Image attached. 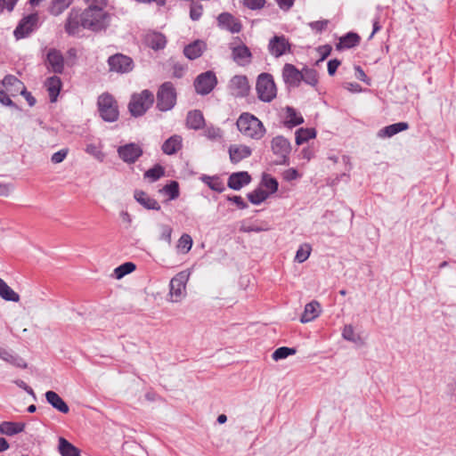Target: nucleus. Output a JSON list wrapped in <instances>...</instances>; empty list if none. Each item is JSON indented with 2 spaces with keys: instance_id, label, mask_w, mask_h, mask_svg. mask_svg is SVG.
<instances>
[{
  "instance_id": "nucleus-55",
  "label": "nucleus",
  "mask_w": 456,
  "mask_h": 456,
  "mask_svg": "<svg viewBox=\"0 0 456 456\" xmlns=\"http://www.w3.org/2000/svg\"><path fill=\"white\" fill-rule=\"evenodd\" d=\"M328 24V20H322L310 22L309 27L316 33H322L327 28Z\"/></svg>"
},
{
  "instance_id": "nucleus-45",
  "label": "nucleus",
  "mask_w": 456,
  "mask_h": 456,
  "mask_svg": "<svg viewBox=\"0 0 456 456\" xmlns=\"http://www.w3.org/2000/svg\"><path fill=\"white\" fill-rule=\"evenodd\" d=\"M165 175V168L156 164L144 173V177L149 178L151 182H156Z\"/></svg>"
},
{
  "instance_id": "nucleus-12",
  "label": "nucleus",
  "mask_w": 456,
  "mask_h": 456,
  "mask_svg": "<svg viewBox=\"0 0 456 456\" xmlns=\"http://www.w3.org/2000/svg\"><path fill=\"white\" fill-rule=\"evenodd\" d=\"M108 64L110 67V71L117 72V73H128L134 68L133 60L122 53H116L111 55L108 59Z\"/></svg>"
},
{
  "instance_id": "nucleus-40",
  "label": "nucleus",
  "mask_w": 456,
  "mask_h": 456,
  "mask_svg": "<svg viewBox=\"0 0 456 456\" xmlns=\"http://www.w3.org/2000/svg\"><path fill=\"white\" fill-rule=\"evenodd\" d=\"M72 3V0H52L49 12L54 16L62 13Z\"/></svg>"
},
{
  "instance_id": "nucleus-7",
  "label": "nucleus",
  "mask_w": 456,
  "mask_h": 456,
  "mask_svg": "<svg viewBox=\"0 0 456 456\" xmlns=\"http://www.w3.org/2000/svg\"><path fill=\"white\" fill-rule=\"evenodd\" d=\"M271 149L273 153L279 158L275 161L276 165H289V155L291 151L290 142L283 135H277L271 141Z\"/></svg>"
},
{
  "instance_id": "nucleus-54",
  "label": "nucleus",
  "mask_w": 456,
  "mask_h": 456,
  "mask_svg": "<svg viewBox=\"0 0 456 456\" xmlns=\"http://www.w3.org/2000/svg\"><path fill=\"white\" fill-rule=\"evenodd\" d=\"M159 228L161 230L159 240H164L170 245L172 241L173 229L171 228V226L163 224L159 225Z\"/></svg>"
},
{
  "instance_id": "nucleus-9",
  "label": "nucleus",
  "mask_w": 456,
  "mask_h": 456,
  "mask_svg": "<svg viewBox=\"0 0 456 456\" xmlns=\"http://www.w3.org/2000/svg\"><path fill=\"white\" fill-rule=\"evenodd\" d=\"M189 277L190 273L188 271H182L171 279L169 282V296L172 302H179L182 299Z\"/></svg>"
},
{
  "instance_id": "nucleus-49",
  "label": "nucleus",
  "mask_w": 456,
  "mask_h": 456,
  "mask_svg": "<svg viewBox=\"0 0 456 456\" xmlns=\"http://www.w3.org/2000/svg\"><path fill=\"white\" fill-rule=\"evenodd\" d=\"M311 247L308 244H305L299 247L296 252L295 261L297 263L305 262L310 256Z\"/></svg>"
},
{
  "instance_id": "nucleus-47",
  "label": "nucleus",
  "mask_w": 456,
  "mask_h": 456,
  "mask_svg": "<svg viewBox=\"0 0 456 456\" xmlns=\"http://www.w3.org/2000/svg\"><path fill=\"white\" fill-rule=\"evenodd\" d=\"M192 243L191 237L187 233H183L178 240L176 248L181 250L182 253L186 254L191 250Z\"/></svg>"
},
{
  "instance_id": "nucleus-19",
  "label": "nucleus",
  "mask_w": 456,
  "mask_h": 456,
  "mask_svg": "<svg viewBox=\"0 0 456 456\" xmlns=\"http://www.w3.org/2000/svg\"><path fill=\"white\" fill-rule=\"evenodd\" d=\"M230 160L232 164H238L252 154L250 147L243 144H231L228 149Z\"/></svg>"
},
{
  "instance_id": "nucleus-32",
  "label": "nucleus",
  "mask_w": 456,
  "mask_h": 456,
  "mask_svg": "<svg viewBox=\"0 0 456 456\" xmlns=\"http://www.w3.org/2000/svg\"><path fill=\"white\" fill-rule=\"evenodd\" d=\"M24 422L3 421L0 423V434L12 436L24 431Z\"/></svg>"
},
{
  "instance_id": "nucleus-60",
  "label": "nucleus",
  "mask_w": 456,
  "mask_h": 456,
  "mask_svg": "<svg viewBox=\"0 0 456 456\" xmlns=\"http://www.w3.org/2000/svg\"><path fill=\"white\" fill-rule=\"evenodd\" d=\"M0 102L8 107L19 109L17 104L14 103L12 99L8 96V94L4 92V90L0 88Z\"/></svg>"
},
{
  "instance_id": "nucleus-63",
  "label": "nucleus",
  "mask_w": 456,
  "mask_h": 456,
  "mask_svg": "<svg viewBox=\"0 0 456 456\" xmlns=\"http://www.w3.org/2000/svg\"><path fill=\"white\" fill-rule=\"evenodd\" d=\"M299 173L298 171L296 169V168H289L288 170H286L284 173H283V178L286 180V181H293V180H296L299 177Z\"/></svg>"
},
{
  "instance_id": "nucleus-52",
  "label": "nucleus",
  "mask_w": 456,
  "mask_h": 456,
  "mask_svg": "<svg viewBox=\"0 0 456 456\" xmlns=\"http://www.w3.org/2000/svg\"><path fill=\"white\" fill-rule=\"evenodd\" d=\"M2 85L5 87H15L16 90H20V88L23 86V83L13 75L4 76L2 81Z\"/></svg>"
},
{
  "instance_id": "nucleus-61",
  "label": "nucleus",
  "mask_w": 456,
  "mask_h": 456,
  "mask_svg": "<svg viewBox=\"0 0 456 456\" xmlns=\"http://www.w3.org/2000/svg\"><path fill=\"white\" fill-rule=\"evenodd\" d=\"M227 200L233 202L240 209H245L248 207V203L239 195L227 196Z\"/></svg>"
},
{
  "instance_id": "nucleus-42",
  "label": "nucleus",
  "mask_w": 456,
  "mask_h": 456,
  "mask_svg": "<svg viewBox=\"0 0 456 456\" xmlns=\"http://www.w3.org/2000/svg\"><path fill=\"white\" fill-rule=\"evenodd\" d=\"M302 81L311 86H316L318 84V73L314 69L305 67L302 69Z\"/></svg>"
},
{
  "instance_id": "nucleus-28",
  "label": "nucleus",
  "mask_w": 456,
  "mask_h": 456,
  "mask_svg": "<svg viewBox=\"0 0 456 456\" xmlns=\"http://www.w3.org/2000/svg\"><path fill=\"white\" fill-rule=\"evenodd\" d=\"M45 395L47 403L58 411L61 413H68L69 411V405L56 392L49 390Z\"/></svg>"
},
{
  "instance_id": "nucleus-29",
  "label": "nucleus",
  "mask_w": 456,
  "mask_h": 456,
  "mask_svg": "<svg viewBox=\"0 0 456 456\" xmlns=\"http://www.w3.org/2000/svg\"><path fill=\"white\" fill-rule=\"evenodd\" d=\"M51 102H55L61 90L62 82L58 76L48 77L45 83Z\"/></svg>"
},
{
  "instance_id": "nucleus-39",
  "label": "nucleus",
  "mask_w": 456,
  "mask_h": 456,
  "mask_svg": "<svg viewBox=\"0 0 456 456\" xmlns=\"http://www.w3.org/2000/svg\"><path fill=\"white\" fill-rule=\"evenodd\" d=\"M168 196L169 200L177 199L180 195L179 183L177 181L172 180L166 184L160 191Z\"/></svg>"
},
{
  "instance_id": "nucleus-43",
  "label": "nucleus",
  "mask_w": 456,
  "mask_h": 456,
  "mask_svg": "<svg viewBox=\"0 0 456 456\" xmlns=\"http://www.w3.org/2000/svg\"><path fill=\"white\" fill-rule=\"evenodd\" d=\"M261 184L269 191V195L275 193L279 188V183L277 179L266 173H264L262 175Z\"/></svg>"
},
{
  "instance_id": "nucleus-17",
  "label": "nucleus",
  "mask_w": 456,
  "mask_h": 456,
  "mask_svg": "<svg viewBox=\"0 0 456 456\" xmlns=\"http://www.w3.org/2000/svg\"><path fill=\"white\" fill-rule=\"evenodd\" d=\"M230 48L232 50V60L238 65L245 66L251 62L252 53L246 45L241 44L237 46L231 45Z\"/></svg>"
},
{
  "instance_id": "nucleus-57",
  "label": "nucleus",
  "mask_w": 456,
  "mask_h": 456,
  "mask_svg": "<svg viewBox=\"0 0 456 456\" xmlns=\"http://www.w3.org/2000/svg\"><path fill=\"white\" fill-rule=\"evenodd\" d=\"M68 155V149H61L54 152L51 157V161L54 164L61 163Z\"/></svg>"
},
{
  "instance_id": "nucleus-22",
  "label": "nucleus",
  "mask_w": 456,
  "mask_h": 456,
  "mask_svg": "<svg viewBox=\"0 0 456 456\" xmlns=\"http://www.w3.org/2000/svg\"><path fill=\"white\" fill-rule=\"evenodd\" d=\"M207 48V45L203 40H194L183 48V54L191 61L200 58Z\"/></svg>"
},
{
  "instance_id": "nucleus-35",
  "label": "nucleus",
  "mask_w": 456,
  "mask_h": 456,
  "mask_svg": "<svg viewBox=\"0 0 456 456\" xmlns=\"http://www.w3.org/2000/svg\"><path fill=\"white\" fill-rule=\"evenodd\" d=\"M0 359L3 361L21 369L27 368L26 362L17 354H13L6 349H3L2 353L0 354Z\"/></svg>"
},
{
  "instance_id": "nucleus-16",
  "label": "nucleus",
  "mask_w": 456,
  "mask_h": 456,
  "mask_svg": "<svg viewBox=\"0 0 456 456\" xmlns=\"http://www.w3.org/2000/svg\"><path fill=\"white\" fill-rule=\"evenodd\" d=\"M217 24L223 29L231 33H239L241 30V23L229 12H222L217 16Z\"/></svg>"
},
{
  "instance_id": "nucleus-21",
  "label": "nucleus",
  "mask_w": 456,
  "mask_h": 456,
  "mask_svg": "<svg viewBox=\"0 0 456 456\" xmlns=\"http://www.w3.org/2000/svg\"><path fill=\"white\" fill-rule=\"evenodd\" d=\"M231 87L234 90L233 95L236 97H245L248 94L249 85L246 76L236 75L230 82Z\"/></svg>"
},
{
  "instance_id": "nucleus-36",
  "label": "nucleus",
  "mask_w": 456,
  "mask_h": 456,
  "mask_svg": "<svg viewBox=\"0 0 456 456\" xmlns=\"http://www.w3.org/2000/svg\"><path fill=\"white\" fill-rule=\"evenodd\" d=\"M317 132L315 128H298L295 133V141L297 145H301L307 142L310 139L316 137Z\"/></svg>"
},
{
  "instance_id": "nucleus-4",
  "label": "nucleus",
  "mask_w": 456,
  "mask_h": 456,
  "mask_svg": "<svg viewBox=\"0 0 456 456\" xmlns=\"http://www.w3.org/2000/svg\"><path fill=\"white\" fill-rule=\"evenodd\" d=\"M177 94L172 82L161 84L156 95V108L162 112L171 110L176 104Z\"/></svg>"
},
{
  "instance_id": "nucleus-62",
  "label": "nucleus",
  "mask_w": 456,
  "mask_h": 456,
  "mask_svg": "<svg viewBox=\"0 0 456 456\" xmlns=\"http://www.w3.org/2000/svg\"><path fill=\"white\" fill-rule=\"evenodd\" d=\"M341 64V61L338 59H331L328 61V73L330 76H334L337 72L338 68Z\"/></svg>"
},
{
  "instance_id": "nucleus-64",
  "label": "nucleus",
  "mask_w": 456,
  "mask_h": 456,
  "mask_svg": "<svg viewBox=\"0 0 456 456\" xmlns=\"http://www.w3.org/2000/svg\"><path fill=\"white\" fill-rule=\"evenodd\" d=\"M354 70H355V77L357 79L366 83L367 85H370V79L367 77L364 70L360 66H355Z\"/></svg>"
},
{
  "instance_id": "nucleus-38",
  "label": "nucleus",
  "mask_w": 456,
  "mask_h": 456,
  "mask_svg": "<svg viewBox=\"0 0 456 456\" xmlns=\"http://www.w3.org/2000/svg\"><path fill=\"white\" fill-rule=\"evenodd\" d=\"M0 297L5 301L19 302L20 295L0 278Z\"/></svg>"
},
{
  "instance_id": "nucleus-53",
  "label": "nucleus",
  "mask_w": 456,
  "mask_h": 456,
  "mask_svg": "<svg viewBox=\"0 0 456 456\" xmlns=\"http://www.w3.org/2000/svg\"><path fill=\"white\" fill-rule=\"evenodd\" d=\"M191 8H190V18L192 20H199L202 16L203 7L202 4L199 2L191 1Z\"/></svg>"
},
{
  "instance_id": "nucleus-11",
  "label": "nucleus",
  "mask_w": 456,
  "mask_h": 456,
  "mask_svg": "<svg viewBox=\"0 0 456 456\" xmlns=\"http://www.w3.org/2000/svg\"><path fill=\"white\" fill-rule=\"evenodd\" d=\"M117 152L119 159L128 165L135 163L143 154L142 148L134 142L118 146Z\"/></svg>"
},
{
  "instance_id": "nucleus-15",
  "label": "nucleus",
  "mask_w": 456,
  "mask_h": 456,
  "mask_svg": "<svg viewBox=\"0 0 456 456\" xmlns=\"http://www.w3.org/2000/svg\"><path fill=\"white\" fill-rule=\"evenodd\" d=\"M82 27V12L75 8L71 9L64 26L65 32L69 36H75Z\"/></svg>"
},
{
  "instance_id": "nucleus-24",
  "label": "nucleus",
  "mask_w": 456,
  "mask_h": 456,
  "mask_svg": "<svg viewBox=\"0 0 456 456\" xmlns=\"http://www.w3.org/2000/svg\"><path fill=\"white\" fill-rule=\"evenodd\" d=\"M167 37L160 32H150L145 37V43L147 46L154 51L162 50L167 45Z\"/></svg>"
},
{
  "instance_id": "nucleus-30",
  "label": "nucleus",
  "mask_w": 456,
  "mask_h": 456,
  "mask_svg": "<svg viewBox=\"0 0 456 456\" xmlns=\"http://www.w3.org/2000/svg\"><path fill=\"white\" fill-rule=\"evenodd\" d=\"M321 314V305L319 302L313 300L308 303L305 306V310L300 316V322L302 323H306L314 321Z\"/></svg>"
},
{
  "instance_id": "nucleus-25",
  "label": "nucleus",
  "mask_w": 456,
  "mask_h": 456,
  "mask_svg": "<svg viewBox=\"0 0 456 456\" xmlns=\"http://www.w3.org/2000/svg\"><path fill=\"white\" fill-rule=\"evenodd\" d=\"M408 128L409 124L407 122L394 123L379 130L377 136L381 139L390 138L400 132L407 130Z\"/></svg>"
},
{
  "instance_id": "nucleus-33",
  "label": "nucleus",
  "mask_w": 456,
  "mask_h": 456,
  "mask_svg": "<svg viewBox=\"0 0 456 456\" xmlns=\"http://www.w3.org/2000/svg\"><path fill=\"white\" fill-rule=\"evenodd\" d=\"M58 452L61 456H80L81 451L69 442L65 437L59 436Z\"/></svg>"
},
{
  "instance_id": "nucleus-20",
  "label": "nucleus",
  "mask_w": 456,
  "mask_h": 456,
  "mask_svg": "<svg viewBox=\"0 0 456 456\" xmlns=\"http://www.w3.org/2000/svg\"><path fill=\"white\" fill-rule=\"evenodd\" d=\"M251 182V176L247 171L234 172L230 175L227 186L234 191H240Z\"/></svg>"
},
{
  "instance_id": "nucleus-58",
  "label": "nucleus",
  "mask_w": 456,
  "mask_h": 456,
  "mask_svg": "<svg viewBox=\"0 0 456 456\" xmlns=\"http://www.w3.org/2000/svg\"><path fill=\"white\" fill-rule=\"evenodd\" d=\"M240 230L245 232H260L263 231L269 230V226L267 225V224H265L263 225L251 224L248 226H242Z\"/></svg>"
},
{
  "instance_id": "nucleus-5",
  "label": "nucleus",
  "mask_w": 456,
  "mask_h": 456,
  "mask_svg": "<svg viewBox=\"0 0 456 456\" xmlns=\"http://www.w3.org/2000/svg\"><path fill=\"white\" fill-rule=\"evenodd\" d=\"M97 107L100 117L109 123L118 119V105L115 98L109 93L102 94L97 100Z\"/></svg>"
},
{
  "instance_id": "nucleus-44",
  "label": "nucleus",
  "mask_w": 456,
  "mask_h": 456,
  "mask_svg": "<svg viewBox=\"0 0 456 456\" xmlns=\"http://www.w3.org/2000/svg\"><path fill=\"white\" fill-rule=\"evenodd\" d=\"M136 268L135 264L133 262H126L118 265L114 270V274L117 279H122L124 276L133 273Z\"/></svg>"
},
{
  "instance_id": "nucleus-56",
  "label": "nucleus",
  "mask_w": 456,
  "mask_h": 456,
  "mask_svg": "<svg viewBox=\"0 0 456 456\" xmlns=\"http://www.w3.org/2000/svg\"><path fill=\"white\" fill-rule=\"evenodd\" d=\"M332 51V47L330 45H323L317 48V52L320 54V59L317 61V63L320 61H323L325 59L328 58V56L330 54Z\"/></svg>"
},
{
  "instance_id": "nucleus-51",
  "label": "nucleus",
  "mask_w": 456,
  "mask_h": 456,
  "mask_svg": "<svg viewBox=\"0 0 456 456\" xmlns=\"http://www.w3.org/2000/svg\"><path fill=\"white\" fill-rule=\"evenodd\" d=\"M204 135L208 139L214 141V140L221 139L223 136V133H222L221 128L216 127L214 126H207L205 128Z\"/></svg>"
},
{
  "instance_id": "nucleus-34",
  "label": "nucleus",
  "mask_w": 456,
  "mask_h": 456,
  "mask_svg": "<svg viewBox=\"0 0 456 456\" xmlns=\"http://www.w3.org/2000/svg\"><path fill=\"white\" fill-rule=\"evenodd\" d=\"M287 119L284 121V126L293 128L304 123V118L296 109L291 106L286 107Z\"/></svg>"
},
{
  "instance_id": "nucleus-50",
  "label": "nucleus",
  "mask_w": 456,
  "mask_h": 456,
  "mask_svg": "<svg viewBox=\"0 0 456 456\" xmlns=\"http://www.w3.org/2000/svg\"><path fill=\"white\" fill-rule=\"evenodd\" d=\"M86 152L94 158H95L99 161H103V159L105 157L104 153L102 151L99 146L89 143L86 145L85 149Z\"/></svg>"
},
{
  "instance_id": "nucleus-2",
  "label": "nucleus",
  "mask_w": 456,
  "mask_h": 456,
  "mask_svg": "<svg viewBox=\"0 0 456 456\" xmlns=\"http://www.w3.org/2000/svg\"><path fill=\"white\" fill-rule=\"evenodd\" d=\"M236 125L242 134L254 140H260L266 132L263 123L248 112L242 113L239 117Z\"/></svg>"
},
{
  "instance_id": "nucleus-18",
  "label": "nucleus",
  "mask_w": 456,
  "mask_h": 456,
  "mask_svg": "<svg viewBox=\"0 0 456 456\" xmlns=\"http://www.w3.org/2000/svg\"><path fill=\"white\" fill-rule=\"evenodd\" d=\"M46 61L48 62L49 68L55 74H61L63 72L64 57L59 50L51 48L47 53Z\"/></svg>"
},
{
  "instance_id": "nucleus-8",
  "label": "nucleus",
  "mask_w": 456,
  "mask_h": 456,
  "mask_svg": "<svg viewBox=\"0 0 456 456\" xmlns=\"http://www.w3.org/2000/svg\"><path fill=\"white\" fill-rule=\"evenodd\" d=\"M217 85V77L212 70H208L198 75L194 80V88L198 94L207 95L210 94Z\"/></svg>"
},
{
  "instance_id": "nucleus-27",
  "label": "nucleus",
  "mask_w": 456,
  "mask_h": 456,
  "mask_svg": "<svg viewBox=\"0 0 456 456\" xmlns=\"http://www.w3.org/2000/svg\"><path fill=\"white\" fill-rule=\"evenodd\" d=\"M183 147V138L179 134H174L167 138L162 144L161 150L167 155H174Z\"/></svg>"
},
{
  "instance_id": "nucleus-48",
  "label": "nucleus",
  "mask_w": 456,
  "mask_h": 456,
  "mask_svg": "<svg viewBox=\"0 0 456 456\" xmlns=\"http://www.w3.org/2000/svg\"><path fill=\"white\" fill-rule=\"evenodd\" d=\"M342 337L345 340L353 343H358L361 341L360 336L354 333V327L351 324H346L344 326L342 330Z\"/></svg>"
},
{
  "instance_id": "nucleus-10",
  "label": "nucleus",
  "mask_w": 456,
  "mask_h": 456,
  "mask_svg": "<svg viewBox=\"0 0 456 456\" xmlns=\"http://www.w3.org/2000/svg\"><path fill=\"white\" fill-rule=\"evenodd\" d=\"M39 17L37 12L30 13L23 17L13 31L16 39H22L28 37L38 27Z\"/></svg>"
},
{
  "instance_id": "nucleus-46",
  "label": "nucleus",
  "mask_w": 456,
  "mask_h": 456,
  "mask_svg": "<svg viewBox=\"0 0 456 456\" xmlns=\"http://www.w3.org/2000/svg\"><path fill=\"white\" fill-rule=\"evenodd\" d=\"M296 353H297V349L295 347L281 346V347H278L273 353L272 357L274 361H280V360L287 358L289 355H293Z\"/></svg>"
},
{
  "instance_id": "nucleus-31",
  "label": "nucleus",
  "mask_w": 456,
  "mask_h": 456,
  "mask_svg": "<svg viewBox=\"0 0 456 456\" xmlns=\"http://www.w3.org/2000/svg\"><path fill=\"white\" fill-rule=\"evenodd\" d=\"M361 41L360 36L353 31L347 32L339 38V42L336 45L337 50L350 49L359 45Z\"/></svg>"
},
{
  "instance_id": "nucleus-13",
  "label": "nucleus",
  "mask_w": 456,
  "mask_h": 456,
  "mask_svg": "<svg viewBox=\"0 0 456 456\" xmlns=\"http://www.w3.org/2000/svg\"><path fill=\"white\" fill-rule=\"evenodd\" d=\"M269 53L275 58H279L291 51V44L285 36L274 35L268 44Z\"/></svg>"
},
{
  "instance_id": "nucleus-3",
  "label": "nucleus",
  "mask_w": 456,
  "mask_h": 456,
  "mask_svg": "<svg viewBox=\"0 0 456 456\" xmlns=\"http://www.w3.org/2000/svg\"><path fill=\"white\" fill-rule=\"evenodd\" d=\"M154 94L148 89L134 94L128 103V110L134 118L142 117L154 103Z\"/></svg>"
},
{
  "instance_id": "nucleus-59",
  "label": "nucleus",
  "mask_w": 456,
  "mask_h": 456,
  "mask_svg": "<svg viewBox=\"0 0 456 456\" xmlns=\"http://www.w3.org/2000/svg\"><path fill=\"white\" fill-rule=\"evenodd\" d=\"M243 3L250 10H259L265 6V0H244Z\"/></svg>"
},
{
  "instance_id": "nucleus-37",
  "label": "nucleus",
  "mask_w": 456,
  "mask_h": 456,
  "mask_svg": "<svg viewBox=\"0 0 456 456\" xmlns=\"http://www.w3.org/2000/svg\"><path fill=\"white\" fill-rule=\"evenodd\" d=\"M200 180L214 191L221 193L225 190L223 181L217 175L210 176L203 175Z\"/></svg>"
},
{
  "instance_id": "nucleus-23",
  "label": "nucleus",
  "mask_w": 456,
  "mask_h": 456,
  "mask_svg": "<svg viewBox=\"0 0 456 456\" xmlns=\"http://www.w3.org/2000/svg\"><path fill=\"white\" fill-rule=\"evenodd\" d=\"M134 198L141 206L148 210H160L161 208L159 203L143 191L135 190Z\"/></svg>"
},
{
  "instance_id": "nucleus-6",
  "label": "nucleus",
  "mask_w": 456,
  "mask_h": 456,
  "mask_svg": "<svg viewBox=\"0 0 456 456\" xmlns=\"http://www.w3.org/2000/svg\"><path fill=\"white\" fill-rule=\"evenodd\" d=\"M258 99L264 102H272L277 94L273 77L270 73L263 72L258 75L256 83Z\"/></svg>"
},
{
  "instance_id": "nucleus-26",
  "label": "nucleus",
  "mask_w": 456,
  "mask_h": 456,
  "mask_svg": "<svg viewBox=\"0 0 456 456\" xmlns=\"http://www.w3.org/2000/svg\"><path fill=\"white\" fill-rule=\"evenodd\" d=\"M205 126L203 113L200 110H190L186 116V126L189 129L200 130Z\"/></svg>"
},
{
  "instance_id": "nucleus-1",
  "label": "nucleus",
  "mask_w": 456,
  "mask_h": 456,
  "mask_svg": "<svg viewBox=\"0 0 456 456\" xmlns=\"http://www.w3.org/2000/svg\"><path fill=\"white\" fill-rule=\"evenodd\" d=\"M82 12V28L94 32L105 30L110 22V15L103 10L105 5L88 3Z\"/></svg>"
},
{
  "instance_id": "nucleus-14",
  "label": "nucleus",
  "mask_w": 456,
  "mask_h": 456,
  "mask_svg": "<svg viewBox=\"0 0 456 456\" xmlns=\"http://www.w3.org/2000/svg\"><path fill=\"white\" fill-rule=\"evenodd\" d=\"M282 79L288 87H298L302 82V70L295 65L286 63L282 68Z\"/></svg>"
},
{
  "instance_id": "nucleus-41",
  "label": "nucleus",
  "mask_w": 456,
  "mask_h": 456,
  "mask_svg": "<svg viewBox=\"0 0 456 456\" xmlns=\"http://www.w3.org/2000/svg\"><path fill=\"white\" fill-rule=\"evenodd\" d=\"M248 200L254 205H259L264 202L268 197L269 193L258 187L253 191L247 194Z\"/></svg>"
}]
</instances>
